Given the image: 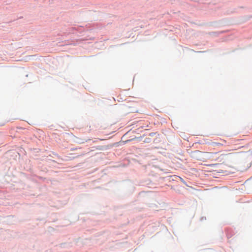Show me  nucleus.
Wrapping results in <instances>:
<instances>
[{
  "label": "nucleus",
  "instance_id": "nucleus-1",
  "mask_svg": "<svg viewBox=\"0 0 252 252\" xmlns=\"http://www.w3.org/2000/svg\"><path fill=\"white\" fill-rule=\"evenodd\" d=\"M241 161L243 163H247L250 161L247 166V168H249L252 165V153L250 151L244 153L241 157Z\"/></svg>",
  "mask_w": 252,
  "mask_h": 252
},
{
  "label": "nucleus",
  "instance_id": "nucleus-2",
  "mask_svg": "<svg viewBox=\"0 0 252 252\" xmlns=\"http://www.w3.org/2000/svg\"><path fill=\"white\" fill-rule=\"evenodd\" d=\"M146 135H147V134H143L142 135H141L140 136H139V137L135 136L134 137H133L131 139L126 140L125 141H123L122 142L123 143V144H125L127 143H128L130 141H132L133 140H136L137 142H140L142 140V138Z\"/></svg>",
  "mask_w": 252,
  "mask_h": 252
},
{
  "label": "nucleus",
  "instance_id": "nucleus-3",
  "mask_svg": "<svg viewBox=\"0 0 252 252\" xmlns=\"http://www.w3.org/2000/svg\"><path fill=\"white\" fill-rule=\"evenodd\" d=\"M92 30H93V29L90 28V27L89 26H87L86 25L85 27H80V28H79L78 31L79 32L81 33L86 32V31H92Z\"/></svg>",
  "mask_w": 252,
  "mask_h": 252
},
{
  "label": "nucleus",
  "instance_id": "nucleus-4",
  "mask_svg": "<svg viewBox=\"0 0 252 252\" xmlns=\"http://www.w3.org/2000/svg\"><path fill=\"white\" fill-rule=\"evenodd\" d=\"M202 153V152H201V151H200L199 150H195L194 151H192L191 153V157L193 158H197Z\"/></svg>",
  "mask_w": 252,
  "mask_h": 252
},
{
  "label": "nucleus",
  "instance_id": "nucleus-5",
  "mask_svg": "<svg viewBox=\"0 0 252 252\" xmlns=\"http://www.w3.org/2000/svg\"><path fill=\"white\" fill-rule=\"evenodd\" d=\"M195 144H210V142H209V141H207L205 139H202V140H198V141L196 142Z\"/></svg>",
  "mask_w": 252,
  "mask_h": 252
},
{
  "label": "nucleus",
  "instance_id": "nucleus-6",
  "mask_svg": "<svg viewBox=\"0 0 252 252\" xmlns=\"http://www.w3.org/2000/svg\"><path fill=\"white\" fill-rule=\"evenodd\" d=\"M93 148H95V149H96V150H101V151L104 150L105 149L104 146H101V145L97 146H95V147H93Z\"/></svg>",
  "mask_w": 252,
  "mask_h": 252
},
{
  "label": "nucleus",
  "instance_id": "nucleus-7",
  "mask_svg": "<svg viewBox=\"0 0 252 252\" xmlns=\"http://www.w3.org/2000/svg\"><path fill=\"white\" fill-rule=\"evenodd\" d=\"M151 141H152V139H151V138H150V137H146L143 141V142L145 143H149Z\"/></svg>",
  "mask_w": 252,
  "mask_h": 252
},
{
  "label": "nucleus",
  "instance_id": "nucleus-8",
  "mask_svg": "<svg viewBox=\"0 0 252 252\" xmlns=\"http://www.w3.org/2000/svg\"><path fill=\"white\" fill-rule=\"evenodd\" d=\"M210 144L214 147L218 146L220 145H222V144H220L218 142H214L210 143Z\"/></svg>",
  "mask_w": 252,
  "mask_h": 252
},
{
  "label": "nucleus",
  "instance_id": "nucleus-9",
  "mask_svg": "<svg viewBox=\"0 0 252 252\" xmlns=\"http://www.w3.org/2000/svg\"><path fill=\"white\" fill-rule=\"evenodd\" d=\"M156 134V132H151L148 134V135L151 137H153Z\"/></svg>",
  "mask_w": 252,
  "mask_h": 252
},
{
  "label": "nucleus",
  "instance_id": "nucleus-10",
  "mask_svg": "<svg viewBox=\"0 0 252 252\" xmlns=\"http://www.w3.org/2000/svg\"><path fill=\"white\" fill-rule=\"evenodd\" d=\"M219 164L218 163L211 164L210 165V166L212 167H217Z\"/></svg>",
  "mask_w": 252,
  "mask_h": 252
},
{
  "label": "nucleus",
  "instance_id": "nucleus-11",
  "mask_svg": "<svg viewBox=\"0 0 252 252\" xmlns=\"http://www.w3.org/2000/svg\"><path fill=\"white\" fill-rule=\"evenodd\" d=\"M206 220V217H202L200 219V220L201 221H203V220Z\"/></svg>",
  "mask_w": 252,
  "mask_h": 252
},
{
  "label": "nucleus",
  "instance_id": "nucleus-12",
  "mask_svg": "<svg viewBox=\"0 0 252 252\" xmlns=\"http://www.w3.org/2000/svg\"><path fill=\"white\" fill-rule=\"evenodd\" d=\"M65 245H66L65 243H62V244H61V247L64 248V247H65Z\"/></svg>",
  "mask_w": 252,
  "mask_h": 252
},
{
  "label": "nucleus",
  "instance_id": "nucleus-13",
  "mask_svg": "<svg viewBox=\"0 0 252 252\" xmlns=\"http://www.w3.org/2000/svg\"><path fill=\"white\" fill-rule=\"evenodd\" d=\"M78 149V148H71L70 150L71 151H75V150H77Z\"/></svg>",
  "mask_w": 252,
  "mask_h": 252
},
{
  "label": "nucleus",
  "instance_id": "nucleus-14",
  "mask_svg": "<svg viewBox=\"0 0 252 252\" xmlns=\"http://www.w3.org/2000/svg\"><path fill=\"white\" fill-rule=\"evenodd\" d=\"M206 52V51H199V52H198V53H204V52Z\"/></svg>",
  "mask_w": 252,
  "mask_h": 252
},
{
  "label": "nucleus",
  "instance_id": "nucleus-15",
  "mask_svg": "<svg viewBox=\"0 0 252 252\" xmlns=\"http://www.w3.org/2000/svg\"><path fill=\"white\" fill-rule=\"evenodd\" d=\"M181 178V179L182 180V181L183 182H184V180L183 179V178Z\"/></svg>",
  "mask_w": 252,
  "mask_h": 252
},
{
  "label": "nucleus",
  "instance_id": "nucleus-16",
  "mask_svg": "<svg viewBox=\"0 0 252 252\" xmlns=\"http://www.w3.org/2000/svg\"><path fill=\"white\" fill-rule=\"evenodd\" d=\"M53 154L55 155H57V154H56V153H53Z\"/></svg>",
  "mask_w": 252,
  "mask_h": 252
},
{
  "label": "nucleus",
  "instance_id": "nucleus-17",
  "mask_svg": "<svg viewBox=\"0 0 252 252\" xmlns=\"http://www.w3.org/2000/svg\"><path fill=\"white\" fill-rule=\"evenodd\" d=\"M4 124H3L2 125H1L0 126H4Z\"/></svg>",
  "mask_w": 252,
  "mask_h": 252
},
{
  "label": "nucleus",
  "instance_id": "nucleus-18",
  "mask_svg": "<svg viewBox=\"0 0 252 252\" xmlns=\"http://www.w3.org/2000/svg\"><path fill=\"white\" fill-rule=\"evenodd\" d=\"M31 170V168H29V169H28L27 170H28V171H30V170Z\"/></svg>",
  "mask_w": 252,
  "mask_h": 252
},
{
  "label": "nucleus",
  "instance_id": "nucleus-19",
  "mask_svg": "<svg viewBox=\"0 0 252 252\" xmlns=\"http://www.w3.org/2000/svg\"><path fill=\"white\" fill-rule=\"evenodd\" d=\"M183 183L185 184V185H187V184H186L185 182H183Z\"/></svg>",
  "mask_w": 252,
  "mask_h": 252
},
{
  "label": "nucleus",
  "instance_id": "nucleus-20",
  "mask_svg": "<svg viewBox=\"0 0 252 252\" xmlns=\"http://www.w3.org/2000/svg\"><path fill=\"white\" fill-rule=\"evenodd\" d=\"M227 237L229 238V237H231V236H229V235H227Z\"/></svg>",
  "mask_w": 252,
  "mask_h": 252
},
{
  "label": "nucleus",
  "instance_id": "nucleus-21",
  "mask_svg": "<svg viewBox=\"0 0 252 252\" xmlns=\"http://www.w3.org/2000/svg\"><path fill=\"white\" fill-rule=\"evenodd\" d=\"M219 173H222V171H221V172H220V171H219Z\"/></svg>",
  "mask_w": 252,
  "mask_h": 252
}]
</instances>
